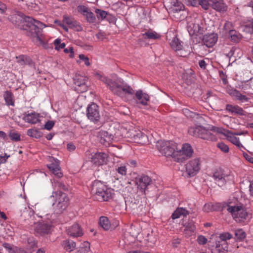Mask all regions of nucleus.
Instances as JSON below:
<instances>
[{"mask_svg": "<svg viewBox=\"0 0 253 253\" xmlns=\"http://www.w3.org/2000/svg\"><path fill=\"white\" fill-rule=\"evenodd\" d=\"M232 235L231 234L228 232H225L220 235L219 238L220 240L219 241L226 242L227 240H229L232 238Z\"/></svg>", "mask_w": 253, "mask_h": 253, "instance_id": "49", "label": "nucleus"}, {"mask_svg": "<svg viewBox=\"0 0 253 253\" xmlns=\"http://www.w3.org/2000/svg\"><path fill=\"white\" fill-rule=\"evenodd\" d=\"M6 9V5L0 1V12L1 13H3Z\"/></svg>", "mask_w": 253, "mask_h": 253, "instance_id": "63", "label": "nucleus"}, {"mask_svg": "<svg viewBox=\"0 0 253 253\" xmlns=\"http://www.w3.org/2000/svg\"><path fill=\"white\" fill-rule=\"evenodd\" d=\"M96 37L98 40L102 41L106 38V35L104 32H99L96 34Z\"/></svg>", "mask_w": 253, "mask_h": 253, "instance_id": "58", "label": "nucleus"}, {"mask_svg": "<svg viewBox=\"0 0 253 253\" xmlns=\"http://www.w3.org/2000/svg\"><path fill=\"white\" fill-rule=\"evenodd\" d=\"M227 92L236 100L240 101L242 102H248L249 100V98L248 97L242 94L241 92L237 89L233 88L229 89L227 90Z\"/></svg>", "mask_w": 253, "mask_h": 253, "instance_id": "22", "label": "nucleus"}, {"mask_svg": "<svg viewBox=\"0 0 253 253\" xmlns=\"http://www.w3.org/2000/svg\"><path fill=\"white\" fill-rule=\"evenodd\" d=\"M188 31L192 36L202 35L204 32V28L201 26L199 21H195L189 25Z\"/></svg>", "mask_w": 253, "mask_h": 253, "instance_id": "18", "label": "nucleus"}, {"mask_svg": "<svg viewBox=\"0 0 253 253\" xmlns=\"http://www.w3.org/2000/svg\"><path fill=\"white\" fill-rule=\"evenodd\" d=\"M53 197L56 200L53 204L54 212L56 214L62 213L67 208L69 204V198L66 193L60 191L54 193Z\"/></svg>", "mask_w": 253, "mask_h": 253, "instance_id": "5", "label": "nucleus"}, {"mask_svg": "<svg viewBox=\"0 0 253 253\" xmlns=\"http://www.w3.org/2000/svg\"><path fill=\"white\" fill-rule=\"evenodd\" d=\"M18 15L21 18V29L27 31V35L33 39V41L37 45H43L44 42L41 38V33L44 25L42 22L29 16H25L21 12Z\"/></svg>", "mask_w": 253, "mask_h": 253, "instance_id": "1", "label": "nucleus"}, {"mask_svg": "<svg viewBox=\"0 0 253 253\" xmlns=\"http://www.w3.org/2000/svg\"><path fill=\"white\" fill-rule=\"evenodd\" d=\"M136 129L132 128L131 129H129L126 132V136L127 138H129L131 141H133L135 137V134L136 133Z\"/></svg>", "mask_w": 253, "mask_h": 253, "instance_id": "48", "label": "nucleus"}, {"mask_svg": "<svg viewBox=\"0 0 253 253\" xmlns=\"http://www.w3.org/2000/svg\"><path fill=\"white\" fill-rule=\"evenodd\" d=\"M76 149L75 146L72 143H69L67 144V149L70 151L75 150Z\"/></svg>", "mask_w": 253, "mask_h": 253, "instance_id": "64", "label": "nucleus"}, {"mask_svg": "<svg viewBox=\"0 0 253 253\" xmlns=\"http://www.w3.org/2000/svg\"><path fill=\"white\" fill-rule=\"evenodd\" d=\"M67 231L69 235L75 237H80L83 235L80 226L77 223H75L72 226L69 227Z\"/></svg>", "mask_w": 253, "mask_h": 253, "instance_id": "24", "label": "nucleus"}, {"mask_svg": "<svg viewBox=\"0 0 253 253\" xmlns=\"http://www.w3.org/2000/svg\"><path fill=\"white\" fill-rule=\"evenodd\" d=\"M55 185L61 190H63L64 191L68 190L69 186L60 181L56 180L55 181Z\"/></svg>", "mask_w": 253, "mask_h": 253, "instance_id": "44", "label": "nucleus"}, {"mask_svg": "<svg viewBox=\"0 0 253 253\" xmlns=\"http://www.w3.org/2000/svg\"><path fill=\"white\" fill-rule=\"evenodd\" d=\"M188 133L191 135L203 139L209 140L212 138L211 133L202 126L190 127Z\"/></svg>", "mask_w": 253, "mask_h": 253, "instance_id": "8", "label": "nucleus"}, {"mask_svg": "<svg viewBox=\"0 0 253 253\" xmlns=\"http://www.w3.org/2000/svg\"><path fill=\"white\" fill-rule=\"evenodd\" d=\"M229 34L230 36V38L231 41L237 42L240 40V35L237 33V32L233 30H230Z\"/></svg>", "mask_w": 253, "mask_h": 253, "instance_id": "42", "label": "nucleus"}, {"mask_svg": "<svg viewBox=\"0 0 253 253\" xmlns=\"http://www.w3.org/2000/svg\"><path fill=\"white\" fill-rule=\"evenodd\" d=\"M79 58L81 60L84 61V64L86 66H89L90 65V63L89 62V59L87 57L85 56L84 54H80L79 55Z\"/></svg>", "mask_w": 253, "mask_h": 253, "instance_id": "57", "label": "nucleus"}, {"mask_svg": "<svg viewBox=\"0 0 253 253\" xmlns=\"http://www.w3.org/2000/svg\"><path fill=\"white\" fill-rule=\"evenodd\" d=\"M98 137L99 139V142L104 145H109L111 142V135H109L107 131H100Z\"/></svg>", "mask_w": 253, "mask_h": 253, "instance_id": "27", "label": "nucleus"}, {"mask_svg": "<svg viewBox=\"0 0 253 253\" xmlns=\"http://www.w3.org/2000/svg\"><path fill=\"white\" fill-rule=\"evenodd\" d=\"M27 135L30 137L39 138L42 135V133L36 129H29L27 131Z\"/></svg>", "mask_w": 253, "mask_h": 253, "instance_id": "39", "label": "nucleus"}, {"mask_svg": "<svg viewBox=\"0 0 253 253\" xmlns=\"http://www.w3.org/2000/svg\"><path fill=\"white\" fill-rule=\"evenodd\" d=\"M193 153L191 146L188 143L183 144L181 149L176 150L174 156V161L182 163L187 159L191 158Z\"/></svg>", "mask_w": 253, "mask_h": 253, "instance_id": "7", "label": "nucleus"}, {"mask_svg": "<svg viewBox=\"0 0 253 253\" xmlns=\"http://www.w3.org/2000/svg\"><path fill=\"white\" fill-rule=\"evenodd\" d=\"M227 139L232 143L236 145L240 150L243 151V149H245V147L240 143L239 138L233 135H227Z\"/></svg>", "mask_w": 253, "mask_h": 253, "instance_id": "33", "label": "nucleus"}, {"mask_svg": "<svg viewBox=\"0 0 253 253\" xmlns=\"http://www.w3.org/2000/svg\"><path fill=\"white\" fill-rule=\"evenodd\" d=\"M184 9V5L177 0H171V5L169 9L173 13H176L183 10Z\"/></svg>", "mask_w": 253, "mask_h": 253, "instance_id": "29", "label": "nucleus"}, {"mask_svg": "<svg viewBox=\"0 0 253 253\" xmlns=\"http://www.w3.org/2000/svg\"><path fill=\"white\" fill-rule=\"evenodd\" d=\"M199 4L205 10H208L209 8V0H198Z\"/></svg>", "mask_w": 253, "mask_h": 253, "instance_id": "52", "label": "nucleus"}, {"mask_svg": "<svg viewBox=\"0 0 253 253\" xmlns=\"http://www.w3.org/2000/svg\"><path fill=\"white\" fill-rule=\"evenodd\" d=\"M9 137L13 141H18L20 140V135L18 133L13 131L10 132Z\"/></svg>", "mask_w": 253, "mask_h": 253, "instance_id": "50", "label": "nucleus"}, {"mask_svg": "<svg viewBox=\"0 0 253 253\" xmlns=\"http://www.w3.org/2000/svg\"><path fill=\"white\" fill-rule=\"evenodd\" d=\"M54 125V122L53 121H48L45 123L44 125V128L47 130H50L52 129Z\"/></svg>", "mask_w": 253, "mask_h": 253, "instance_id": "56", "label": "nucleus"}, {"mask_svg": "<svg viewBox=\"0 0 253 253\" xmlns=\"http://www.w3.org/2000/svg\"><path fill=\"white\" fill-rule=\"evenodd\" d=\"M227 210L237 222H244L251 218V214L242 206H228Z\"/></svg>", "mask_w": 253, "mask_h": 253, "instance_id": "6", "label": "nucleus"}, {"mask_svg": "<svg viewBox=\"0 0 253 253\" xmlns=\"http://www.w3.org/2000/svg\"><path fill=\"white\" fill-rule=\"evenodd\" d=\"M17 62L21 65H31L32 61L28 56L21 55L16 57Z\"/></svg>", "mask_w": 253, "mask_h": 253, "instance_id": "36", "label": "nucleus"}, {"mask_svg": "<svg viewBox=\"0 0 253 253\" xmlns=\"http://www.w3.org/2000/svg\"><path fill=\"white\" fill-rule=\"evenodd\" d=\"M95 13L96 14V16L99 19H104L107 15H108V13L104 11L99 9H96L95 10Z\"/></svg>", "mask_w": 253, "mask_h": 253, "instance_id": "43", "label": "nucleus"}, {"mask_svg": "<svg viewBox=\"0 0 253 253\" xmlns=\"http://www.w3.org/2000/svg\"><path fill=\"white\" fill-rule=\"evenodd\" d=\"M116 170L119 173L121 174L122 175L126 174V166H122L120 167H118L116 169Z\"/></svg>", "mask_w": 253, "mask_h": 253, "instance_id": "55", "label": "nucleus"}, {"mask_svg": "<svg viewBox=\"0 0 253 253\" xmlns=\"http://www.w3.org/2000/svg\"><path fill=\"white\" fill-rule=\"evenodd\" d=\"M8 157H9V155L7 156L6 154L4 156H0V164L5 163Z\"/></svg>", "mask_w": 253, "mask_h": 253, "instance_id": "61", "label": "nucleus"}, {"mask_svg": "<svg viewBox=\"0 0 253 253\" xmlns=\"http://www.w3.org/2000/svg\"><path fill=\"white\" fill-rule=\"evenodd\" d=\"M135 183L137 188L145 194L147 187L152 183V179L147 175H142L135 178Z\"/></svg>", "mask_w": 253, "mask_h": 253, "instance_id": "12", "label": "nucleus"}, {"mask_svg": "<svg viewBox=\"0 0 253 253\" xmlns=\"http://www.w3.org/2000/svg\"><path fill=\"white\" fill-rule=\"evenodd\" d=\"M197 242L200 245H204L208 242V239L203 235H199L197 239Z\"/></svg>", "mask_w": 253, "mask_h": 253, "instance_id": "51", "label": "nucleus"}, {"mask_svg": "<svg viewBox=\"0 0 253 253\" xmlns=\"http://www.w3.org/2000/svg\"><path fill=\"white\" fill-rule=\"evenodd\" d=\"M235 235L236 238L240 240H242L246 237V233L242 229L236 230Z\"/></svg>", "mask_w": 253, "mask_h": 253, "instance_id": "45", "label": "nucleus"}, {"mask_svg": "<svg viewBox=\"0 0 253 253\" xmlns=\"http://www.w3.org/2000/svg\"><path fill=\"white\" fill-rule=\"evenodd\" d=\"M218 37L216 34L205 35L203 37V42L208 47L213 46L217 41Z\"/></svg>", "mask_w": 253, "mask_h": 253, "instance_id": "20", "label": "nucleus"}, {"mask_svg": "<svg viewBox=\"0 0 253 253\" xmlns=\"http://www.w3.org/2000/svg\"><path fill=\"white\" fill-rule=\"evenodd\" d=\"M229 175L226 174L224 171L219 169H217L213 173V177L214 178L215 182L219 186L224 185L227 180H229L228 177Z\"/></svg>", "mask_w": 253, "mask_h": 253, "instance_id": "14", "label": "nucleus"}, {"mask_svg": "<svg viewBox=\"0 0 253 253\" xmlns=\"http://www.w3.org/2000/svg\"><path fill=\"white\" fill-rule=\"evenodd\" d=\"M86 115L88 119L94 123L99 121L100 115L99 107L96 104L92 103L88 105L86 110Z\"/></svg>", "mask_w": 253, "mask_h": 253, "instance_id": "9", "label": "nucleus"}, {"mask_svg": "<svg viewBox=\"0 0 253 253\" xmlns=\"http://www.w3.org/2000/svg\"><path fill=\"white\" fill-rule=\"evenodd\" d=\"M28 243L29 248L31 249L34 250L38 248V242L33 239H29L28 240Z\"/></svg>", "mask_w": 253, "mask_h": 253, "instance_id": "53", "label": "nucleus"}, {"mask_svg": "<svg viewBox=\"0 0 253 253\" xmlns=\"http://www.w3.org/2000/svg\"><path fill=\"white\" fill-rule=\"evenodd\" d=\"M95 76L97 79L103 82L115 95L124 98L126 95L134 94L135 92L133 88L122 80L113 81L98 73L96 74Z\"/></svg>", "mask_w": 253, "mask_h": 253, "instance_id": "2", "label": "nucleus"}, {"mask_svg": "<svg viewBox=\"0 0 253 253\" xmlns=\"http://www.w3.org/2000/svg\"><path fill=\"white\" fill-rule=\"evenodd\" d=\"M201 162L200 158H195L186 165V170L189 176L195 175L201 169Z\"/></svg>", "mask_w": 253, "mask_h": 253, "instance_id": "10", "label": "nucleus"}, {"mask_svg": "<svg viewBox=\"0 0 253 253\" xmlns=\"http://www.w3.org/2000/svg\"><path fill=\"white\" fill-rule=\"evenodd\" d=\"M84 15L86 16L87 21L89 23L95 22V17L92 12L88 11L86 13H84Z\"/></svg>", "mask_w": 253, "mask_h": 253, "instance_id": "47", "label": "nucleus"}, {"mask_svg": "<svg viewBox=\"0 0 253 253\" xmlns=\"http://www.w3.org/2000/svg\"><path fill=\"white\" fill-rule=\"evenodd\" d=\"M99 225L105 230H109L111 227V224L108 218L105 216L100 217L99 220Z\"/></svg>", "mask_w": 253, "mask_h": 253, "instance_id": "38", "label": "nucleus"}, {"mask_svg": "<svg viewBox=\"0 0 253 253\" xmlns=\"http://www.w3.org/2000/svg\"><path fill=\"white\" fill-rule=\"evenodd\" d=\"M189 211L186 210L185 209L183 208H178L172 214L171 218L173 219H177L179 218L182 215L185 216L189 214Z\"/></svg>", "mask_w": 253, "mask_h": 253, "instance_id": "31", "label": "nucleus"}, {"mask_svg": "<svg viewBox=\"0 0 253 253\" xmlns=\"http://www.w3.org/2000/svg\"><path fill=\"white\" fill-rule=\"evenodd\" d=\"M156 147L162 155L171 156L174 160V154L178 150L177 143L172 141L160 140L157 141Z\"/></svg>", "mask_w": 253, "mask_h": 253, "instance_id": "4", "label": "nucleus"}, {"mask_svg": "<svg viewBox=\"0 0 253 253\" xmlns=\"http://www.w3.org/2000/svg\"><path fill=\"white\" fill-rule=\"evenodd\" d=\"M61 40L59 39H57L54 41L55 48L56 50H59L60 49L64 48L65 47V43L64 42L61 43Z\"/></svg>", "mask_w": 253, "mask_h": 253, "instance_id": "46", "label": "nucleus"}, {"mask_svg": "<svg viewBox=\"0 0 253 253\" xmlns=\"http://www.w3.org/2000/svg\"><path fill=\"white\" fill-rule=\"evenodd\" d=\"M199 65L201 69H205L206 68L207 64L204 60H200L199 61Z\"/></svg>", "mask_w": 253, "mask_h": 253, "instance_id": "62", "label": "nucleus"}, {"mask_svg": "<svg viewBox=\"0 0 253 253\" xmlns=\"http://www.w3.org/2000/svg\"><path fill=\"white\" fill-rule=\"evenodd\" d=\"M170 44L172 48L175 51H178L182 49V45L181 44V43L180 42L179 40L176 37L173 38L170 42Z\"/></svg>", "mask_w": 253, "mask_h": 253, "instance_id": "37", "label": "nucleus"}, {"mask_svg": "<svg viewBox=\"0 0 253 253\" xmlns=\"http://www.w3.org/2000/svg\"><path fill=\"white\" fill-rule=\"evenodd\" d=\"M53 160L54 162L48 165L47 167L55 176L60 178L62 177L63 173L61 172L59 161L57 159H53Z\"/></svg>", "mask_w": 253, "mask_h": 253, "instance_id": "23", "label": "nucleus"}, {"mask_svg": "<svg viewBox=\"0 0 253 253\" xmlns=\"http://www.w3.org/2000/svg\"><path fill=\"white\" fill-rule=\"evenodd\" d=\"M91 191L95 194L98 201H107L112 197V190L108 189L100 181L95 180L92 183Z\"/></svg>", "mask_w": 253, "mask_h": 253, "instance_id": "3", "label": "nucleus"}, {"mask_svg": "<svg viewBox=\"0 0 253 253\" xmlns=\"http://www.w3.org/2000/svg\"><path fill=\"white\" fill-rule=\"evenodd\" d=\"M135 94L140 103L143 105H147V102L149 100V96L148 94L143 92L141 90H139L135 92Z\"/></svg>", "mask_w": 253, "mask_h": 253, "instance_id": "26", "label": "nucleus"}, {"mask_svg": "<svg viewBox=\"0 0 253 253\" xmlns=\"http://www.w3.org/2000/svg\"><path fill=\"white\" fill-rule=\"evenodd\" d=\"M40 117L39 114L32 112L24 115L23 119L27 123L35 124L40 122Z\"/></svg>", "mask_w": 253, "mask_h": 253, "instance_id": "25", "label": "nucleus"}, {"mask_svg": "<svg viewBox=\"0 0 253 253\" xmlns=\"http://www.w3.org/2000/svg\"><path fill=\"white\" fill-rule=\"evenodd\" d=\"M62 246L67 252H71L74 251L76 247V243L74 241L66 240L62 242Z\"/></svg>", "mask_w": 253, "mask_h": 253, "instance_id": "30", "label": "nucleus"}, {"mask_svg": "<svg viewBox=\"0 0 253 253\" xmlns=\"http://www.w3.org/2000/svg\"><path fill=\"white\" fill-rule=\"evenodd\" d=\"M210 246L212 253H225L228 249V244L224 241H216L214 245Z\"/></svg>", "mask_w": 253, "mask_h": 253, "instance_id": "15", "label": "nucleus"}, {"mask_svg": "<svg viewBox=\"0 0 253 253\" xmlns=\"http://www.w3.org/2000/svg\"><path fill=\"white\" fill-rule=\"evenodd\" d=\"M143 36L144 38L154 40L158 39L160 37V36L156 32L151 31H148L143 34Z\"/></svg>", "mask_w": 253, "mask_h": 253, "instance_id": "40", "label": "nucleus"}, {"mask_svg": "<svg viewBox=\"0 0 253 253\" xmlns=\"http://www.w3.org/2000/svg\"><path fill=\"white\" fill-rule=\"evenodd\" d=\"M3 97L7 105L14 106V101L13 99V95L10 91H5L3 94Z\"/></svg>", "mask_w": 253, "mask_h": 253, "instance_id": "35", "label": "nucleus"}, {"mask_svg": "<svg viewBox=\"0 0 253 253\" xmlns=\"http://www.w3.org/2000/svg\"><path fill=\"white\" fill-rule=\"evenodd\" d=\"M52 225L43 221L39 222L35 224V231L41 235H44L51 232Z\"/></svg>", "mask_w": 253, "mask_h": 253, "instance_id": "13", "label": "nucleus"}, {"mask_svg": "<svg viewBox=\"0 0 253 253\" xmlns=\"http://www.w3.org/2000/svg\"><path fill=\"white\" fill-rule=\"evenodd\" d=\"M92 162L96 165H102L106 164L108 161V155L105 153H96L92 157Z\"/></svg>", "mask_w": 253, "mask_h": 253, "instance_id": "19", "label": "nucleus"}, {"mask_svg": "<svg viewBox=\"0 0 253 253\" xmlns=\"http://www.w3.org/2000/svg\"><path fill=\"white\" fill-rule=\"evenodd\" d=\"M217 147L223 152L227 153L229 151L228 146L223 142L218 143Z\"/></svg>", "mask_w": 253, "mask_h": 253, "instance_id": "54", "label": "nucleus"}, {"mask_svg": "<svg viewBox=\"0 0 253 253\" xmlns=\"http://www.w3.org/2000/svg\"><path fill=\"white\" fill-rule=\"evenodd\" d=\"M2 246L9 253H17L18 252V248L10 244L5 243L3 244Z\"/></svg>", "mask_w": 253, "mask_h": 253, "instance_id": "41", "label": "nucleus"}, {"mask_svg": "<svg viewBox=\"0 0 253 253\" xmlns=\"http://www.w3.org/2000/svg\"><path fill=\"white\" fill-rule=\"evenodd\" d=\"M244 157L249 162L253 164V157L249 155L248 154L244 153L243 154Z\"/></svg>", "mask_w": 253, "mask_h": 253, "instance_id": "60", "label": "nucleus"}, {"mask_svg": "<svg viewBox=\"0 0 253 253\" xmlns=\"http://www.w3.org/2000/svg\"><path fill=\"white\" fill-rule=\"evenodd\" d=\"M210 6L217 11L222 12H226L228 8L223 0H209Z\"/></svg>", "mask_w": 253, "mask_h": 253, "instance_id": "17", "label": "nucleus"}, {"mask_svg": "<svg viewBox=\"0 0 253 253\" xmlns=\"http://www.w3.org/2000/svg\"><path fill=\"white\" fill-rule=\"evenodd\" d=\"M195 228L194 222L191 221L186 223L185 225V228L183 230L184 233L186 236H190L194 233Z\"/></svg>", "mask_w": 253, "mask_h": 253, "instance_id": "32", "label": "nucleus"}, {"mask_svg": "<svg viewBox=\"0 0 253 253\" xmlns=\"http://www.w3.org/2000/svg\"><path fill=\"white\" fill-rule=\"evenodd\" d=\"M75 84V89L79 93L84 92L87 90V86L86 84V77L77 74L74 78Z\"/></svg>", "mask_w": 253, "mask_h": 253, "instance_id": "11", "label": "nucleus"}, {"mask_svg": "<svg viewBox=\"0 0 253 253\" xmlns=\"http://www.w3.org/2000/svg\"><path fill=\"white\" fill-rule=\"evenodd\" d=\"M125 202L126 208L132 211L137 210L138 209L141 210V207H143L141 202L137 199L130 198L126 200Z\"/></svg>", "mask_w": 253, "mask_h": 253, "instance_id": "21", "label": "nucleus"}, {"mask_svg": "<svg viewBox=\"0 0 253 253\" xmlns=\"http://www.w3.org/2000/svg\"><path fill=\"white\" fill-rule=\"evenodd\" d=\"M226 110L232 114L239 115H245V111L244 110L238 105H233L229 104H227L226 105Z\"/></svg>", "mask_w": 253, "mask_h": 253, "instance_id": "28", "label": "nucleus"}, {"mask_svg": "<svg viewBox=\"0 0 253 253\" xmlns=\"http://www.w3.org/2000/svg\"><path fill=\"white\" fill-rule=\"evenodd\" d=\"M146 137L147 136L144 133L138 129L136 130V133L135 134V137L132 141L139 144H143Z\"/></svg>", "mask_w": 253, "mask_h": 253, "instance_id": "34", "label": "nucleus"}, {"mask_svg": "<svg viewBox=\"0 0 253 253\" xmlns=\"http://www.w3.org/2000/svg\"><path fill=\"white\" fill-rule=\"evenodd\" d=\"M63 22L68 25L69 27L76 31H81L83 29L80 24L71 17L64 15Z\"/></svg>", "mask_w": 253, "mask_h": 253, "instance_id": "16", "label": "nucleus"}, {"mask_svg": "<svg viewBox=\"0 0 253 253\" xmlns=\"http://www.w3.org/2000/svg\"><path fill=\"white\" fill-rule=\"evenodd\" d=\"M79 11L82 12L84 15V13H86L89 10L87 7L84 6H80L78 7Z\"/></svg>", "mask_w": 253, "mask_h": 253, "instance_id": "59", "label": "nucleus"}]
</instances>
